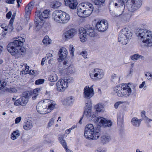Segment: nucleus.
I'll return each instance as SVG.
<instances>
[{"label":"nucleus","instance_id":"nucleus-1","mask_svg":"<svg viewBox=\"0 0 152 152\" xmlns=\"http://www.w3.org/2000/svg\"><path fill=\"white\" fill-rule=\"evenodd\" d=\"M16 39L8 44L7 50L11 54L17 58L21 57L25 51V50L23 47H19L23 45L25 39L20 37H16Z\"/></svg>","mask_w":152,"mask_h":152},{"label":"nucleus","instance_id":"nucleus-2","mask_svg":"<svg viewBox=\"0 0 152 152\" xmlns=\"http://www.w3.org/2000/svg\"><path fill=\"white\" fill-rule=\"evenodd\" d=\"M56 104L53 100L46 99L44 100L43 102H39L37 106V111L42 114H45L49 113L56 107Z\"/></svg>","mask_w":152,"mask_h":152},{"label":"nucleus","instance_id":"nucleus-3","mask_svg":"<svg viewBox=\"0 0 152 152\" xmlns=\"http://www.w3.org/2000/svg\"><path fill=\"white\" fill-rule=\"evenodd\" d=\"M93 5L89 2L82 3L79 5L77 8V14L80 17L89 16L94 10Z\"/></svg>","mask_w":152,"mask_h":152},{"label":"nucleus","instance_id":"nucleus-4","mask_svg":"<svg viewBox=\"0 0 152 152\" xmlns=\"http://www.w3.org/2000/svg\"><path fill=\"white\" fill-rule=\"evenodd\" d=\"M140 40L149 47L152 46V31L147 29H140L136 34Z\"/></svg>","mask_w":152,"mask_h":152},{"label":"nucleus","instance_id":"nucleus-5","mask_svg":"<svg viewBox=\"0 0 152 152\" xmlns=\"http://www.w3.org/2000/svg\"><path fill=\"white\" fill-rule=\"evenodd\" d=\"M132 33L127 28H125L120 32L118 35V42L121 44L126 45L131 39Z\"/></svg>","mask_w":152,"mask_h":152},{"label":"nucleus","instance_id":"nucleus-6","mask_svg":"<svg viewBox=\"0 0 152 152\" xmlns=\"http://www.w3.org/2000/svg\"><path fill=\"white\" fill-rule=\"evenodd\" d=\"M52 18L57 22L65 24L69 21L70 16L66 12L57 10L53 12L52 15Z\"/></svg>","mask_w":152,"mask_h":152},{"label":"nucleus","instance_id":"nucleus-7","mask_svg":"<svg viewBox=\"0 0 152 152\" xmlns=\"http://www.w3.org/2000/svg\"><path fill=\"white\" fill-rule=\"evenodd\" d=\"M142 3V0H127L126 6L128 10L133 12L140 7Z\"/></svg>","mask_w":152,"mask_h":152},{"label":"nucleus","instance_id":"nucleus-8","mask_svg":"<svg viewBox=\"0 0 152 152\" xmlns=\"http://www.w3.org/2000/svg\"><path fill=\"white\" fill-rule=\"evenodd\" d=\"M136 85L132 83H129L123 85V96H129L131 95L134 93L136 91Z\"/></svg>","mask_w":152,"mask_h":152},{"label":"nucleus","instance_id":"nucleus-9","mask_svg":"<svg viewBox=\"0 0 152 152\" xmlns=\"http://www.w3.org/2000/svg\"><path fill=\"white\" fill-rule=\"evenodd\" d=\"M104 72L102 69L96 68L89 72V75L90 78L93 80H99L104 77Z\"/></svg>","mask_w":152,"mask_h":152},{"label":"nucleus","instance_id":"nucleus-10","mask_svg":"<svg viewBox=\"0 0 152 152\" xmlns=\"http://www.w3.org/2000/svg\"><path fill=\"white\" fill-rule=\"evenodd\" d=\"M86 107L84 111V115L88 118L91 117L94 118L98 115V113L96 111H92V103L91 100L87 101L86 103Z\"/></svg>","mask_w":152,"mask_h":152},{"label":"nucleus","instance_id":"nucleus-11","mask_svg":"<svg viewBox=\"0 0 152 152\" xmlns=\"http://www.w3.org/2000/svg\"><path fill=\"white\" fill-rule=\"evenodd\" d=\"M50 15V11L48 10H45L41 14L39 13V15L35 18V23L37 28L38 29L40 28L42 26V23L40 22L41 21L43 22L44 19L48 18Z\"/></svg>","mask_w":152,"mask_h":152},{"label":"nucleus","instance_id":"nucleus-12","mask_svg":"<svg viewBox=\"0 0 152 152\" xmlns=\"http://www.w3.org/2000/svg\"><path fill=\"white\" fill-rule=\"evenodd\" d=\"M98 126H103L104 127H110L112 125V122L110 121H107L105 118L102 117L97 118L95 121Z\"/></svg>","mask_w":152,"mask_h":152},{"label":"nucleus","instance_id":"nucleus-13","mask_svg":"<svg viewBox=\"0 0 152 152\" xmlns=\"http://www.w3.org/2000/svg\"><path fill=\"white\" fill-rule=\"evenodd\" d=\"M95 130L94 126L92 124L87 125L85 128L84 136L87 139L91 140L92 138V135Z\"/></svg>","mask_w":152,"mask_h":152},{"label":"nucleus","instance_id":"nucleus-14","mask_svg":"<svg viewBox=\"0 0 152 152\" xmlns=\"http://www.w3.org/2000/svg\"><path fill=\"white\" fill-rule=\"evenodd\" d=\"M93 85L90 87L88 86H86L83 89V97L87 99V100L93 96L94 94V89L93 88Z\"/></svg>","mask_w":152,"mask_h":152},{"label":"nucleus","instance_id":"nucleus-15","mask_svg":"<svg viewBox=\"0 0 152 152\" xmlns=\"http://www.w3.org/2000/svg\"><path fill=\"white\" fill-rule=\"evenodd\" d=\"M57 91L60 92H64L68 88V84L63 79L59 80L56 83Z\"/></svg>","mask_w":152,"mask_h":152},{"label":"nucleus","instance_id":"nucleus-16","mask_svg":"<svg viewBox=\"0 0 152 152\" xmlns=\"http://www.w3.org/2000/svg\"><path fill=\"white\" fill-rule=\"evenodd\" d=\"M125 2L123 0H112L109 4V7L114 6L115 8H122L123 10L124 8Z\"/></svg>","mask_w":152,"mask_h":152},{"label":"nucleus","instance_id":"nucleus-17","mask_svg":"<svg viewBox=\"0 0 152 152\" xmlns=\"http://www.w3.org/2000/svg\"><path fill=\"white\" fill-rule=\"evenodd\" d=\"M108 23L107 21L102 20L98 22L96 24V27L99 31L103 32L106 31L108 28Z\"/></svg>","mask_w":152,"mask_h":152},{"label":"nucleus","instance_id":"nucleus-18","mask_svg":"<svg viewBox=\"0 0 152 152\" xmlns=\"http://www.w3.org/2000/svg\"><path fill=\"white\" fill-rule=\"evenodd\" d=\"M33 6L31 3H29L25 8V14L24 15L25 19L24 20L25 22V25L27 24L29 20L30 15L31 14Z\"/></svg>","mask_w":152,"mask_h":152},{"label":"nucleus","instance_id":"nucleus-19","mask_svg":"<svg viewBox=\"0 0 152 152\" xmlns=\"http://www.w3.org/2000/svg\"><path fill=\"white\" fill-rule=\"evenodd\" d=\"M28 102V99L27 96H22L15 101L14 104L16 106L20 105L24 106H26Z\"/></svg>","mask_w":152,"mask_h":152},{"label":"nucleus","instance_id":"nucleus-20","mask_svg":"<svg viewBox=\"0 0 152 152\" xmlns=\"http://www.w3.org/2000/svg\"><path fill=\"white\" fill-rule=\"evenodd\" d=\"M67 54L68 51L65 48L62 47L59 50V58L58 59V61H60L64 60L66 58Z\"/></svg>","mask_w":152,"mask_h":152},{"label":"nucleus","instance_id":"nucleus-21","mask_svg":"<svg viewBox=\"0 0 152 152\" xmlns=\"http://www.w3.org/2000/svg\"><path fill=\"white\" fill-rule=\"evenodd\" d=\"M77 33L76 29L74 28H71L65 32L64 37L66 39H71L73 38Z\"/></svg>","mask_w":152,"mask_h":152},{"label":"nucleus","instance_id":"nucleus-22","mask_svg":"<svg viewBox=\"0 0 152 152\" xmlns=\"http://www.w3.org/2000/svg\"><path fill=\"white\" fill-rule=\"evenodd\" d=\"M64 2L66 5L69 6L72 9H76L78 4L76 0H64Z\"/></svg>","mask_w":152,"mask_h":152},{"label":"nucleus","instance_id":"nucleus-23","mask_svg":"<svg viewBox=\"0 0 152 152\" xmlns=\"http://www.w3.org/2000/svg\"><path fill=\"white\" fill-rule=\"evenodd\" d=\"M86 30L83 28L79 29V37L80 41L83 42L86 41L87 39Z\"/></svg>","mask_w":152,"mask_h":152},{"label":"nucleus","instance_id":"nucleus-24","mask_svg":"<svg viewBox=\"0 0 152 152\" xmlns=\"http://www.w3.org/2000/svg\"><path fill=\"white\" fill-rule=\"evenodd\" d=\"M123 88V85L122 86L118 85L115 86L113 88V93L114 94L117 95L119 97L123 96V93L120 92V91L122 90Z\"/></svg>","mask_w":152,"mask_h":152},{"label":"nucleus","instance_id":"nucleus-25","mask_svg":"<svg viewBox=\"0 0 152 152\" xmlns=\"http://www.w3.org/2000/svg\"><path fill=\"white\" fill-rule=\"evenodd\" d=\"M86 28V30L88 35L91 37L95 36L96 34L95 31L91 26L89 25H87Z\"/></svg>","mask_w":152,"mask_h":152},{"label":"nucleus","instance_id":"nucleus-26","mask_svg":"<svg viewBox=\"0 0 152 152\" xmlns=\"http://www.w3.org/2000/svg\"><path fill=\"white\" fill-rule=\"evenodd\" d=\"M111 140L110 136L107 134H103L101 137V142L103 144H105L109 142Z\"/></svg>","mask_w":152,"mask_h":152},{"label":"nucleus","instance_id":"nucleus-27","mask_svg":"<svg viewBox=\"0 0 152 152\" xmlns=\"http://www.w3.org/2000/svg\"><path fill=\"white\" fill-rule=\"evenodd\" d=\"M142 121V120L141 119H139L136 117H134L132 119V124L134 126L138 127L140 126Z\"/></svg>","mask_w":152,"mask_h":152},{"label":"nucleus","instance_id":"nucleus-28","mask_svg":"<svg viewBox=\"0 0 152 152\" xmlns=\"http://www.w3.org/2000/svg\"><path fill=\"white\" fill-rule=\"evenodd\" d=\"M66 137L67 136H66L65 137ZM64 137L65 134H61L58 135V140L64 148L67 146L65 140L64 139Z\"/></svg>","mask_w":152,"mask_h":152},{"label":"nucleus","instance_id":"nucleus-29","mask_svg":"<svg viewBox=\"0 0 152 152\" xmlns=\"http://www.w3.org/2000/svg\"><path fill=\"white\" fill-rule=\"evenodd\" d=\"M2 26H3L4 29L6 28L5 30H6V34L8 32H11L13 29V28L12 26V25L11 23H10L9 24L8 26H6V25L5 24H2Z\"/></svg>","mask_w":152,"mask_h":152},{"label":"nucleus","instance_id":"nucleus-30","mask_svg":"<svg viewBox=\"0 0 152 152\" xmlns=\"http://www.w3.org/2000/svg\"><path fill=\"white\" fill-rule=\"evenodd\" d=\"M58 79L57 75L54 73L51 74L48 77V80L52 82L56 81Z\"/></svg>","mask_w":152,"mask_h":152},{"label":"nucleus","instance_id":"nucleus-31","mask_svg":"<svg viewBox=\"0 0 152 152\" xmlns=\"http://www.w3.org/2000/svg\"><path fill=\"white\" fill-rule=\"evenodd\" d=\"M94 108L96 110L95 111L98 113L97 112H100L103 110L104 106L102 103H99L95 106Z\"/></svg>","mask_w":152,"mask_h":152},{"label":"nucleus","instance_id":"nucleus-32","mask_svg":"<svg viewBox=\"0 0 152 152\" xmlns=\"http://www.w3.org/2000/svg\"><path fill=\"white\" fill-rule=\"evenodd\" d=\"M20 135V133L18 130L14 131L12 133L11 138L12 140H15Z\"/></svg>","mask_w":152,"mask_h":152},{"label":"nucleus","instance_id":"nucleus-33","mask_svg":"<svg viewBox=\"0 0 152 152\" xmlns=\"http://www.w3.org/2000/svg\"><path fill=\"white\" fill-rule=\"evenodd\" d=\"M6 28L4 29L2 24L0 25V40L3 38L6 35Z\"/></svg>","mask_w":152,"mask_h":152},{"label":"nucleus","instance_id":"nucleus-34","mask_svg":"<svg viewBox=\"0 0 152 152\" xmlns=\"http://www.w3.org/2000/svg\"><path fill=\"white\" fill-rule=\"evenodd\" d=\"M33 125L31 122H26L23 126V128L26 130H28L31 129Z\"/></svg>","mask_w":152,"mask_h":152},{"label":"nucleus","instance_id":"nucleus-35","mask_svg":"<svg viewBox=\"0 0 152 152\" xmlns=\"http://www.w3.org/2000/svg\"><path fill=\"white\" fill-rule=\"evenodd\" d=\"M72 102V97H69L64 99L63 102V104L65 105H69Z\"/></svg>","mask_w":152,"mask_h":152},{"label":"nucleus","instance_id":"nucleus-36","mask_svg":"<svg viewBox=\"0 0 152 152\" xmlns=\"http://www.w3.org/2000/svg\"><path fill=\"white\" fill-rule=\"evenodd\" d=\"M52 41L48 36H45L42 40L43 43L46 46L50 44Z\"/></svg>","mask_w":152,"mask_h":152},{"label":"nucleus","instance_id":"nucleus-37","mask_svg":"<svg viewBox=\"0 0 152 152\" xmlns=\"http://www.w3.org/2000/svg\"><path fill=\"white\" fill-rule=\"evenodd\" d=\"M140 58L143 59L144 58L143 56L139 55L138 54H135L130 56L131 59L133 61L137 60Z\"/></svg>","mask_w":152,"mask_h":152},{"label":"nucleus","instance_id":"nucleus-38","mask_svg":"<svg viewBox=\"0 0 152 152\" xmlns=\"http://www.w3.org/2000/svg\"><path fill=\"white\" fill-rule=\"evenodd\" d=\"M120 78L117 75L113 74L111 77V80L114 83H117L119 81Z\"/></svg>","mask_w":152,"mask_h":152},{"label":"nucleus","instance_id":"nucleus-39","mask_svg":"<svg viewBox=\"0 0 152 152\" xmlns=\"http://www.w3.org/2000/svg\"><path fill=\"white\" fill-rule=\"evenodd\" d=\"M100 135V133L99 131L94 130V134L92 135V138L91 139V140H97L98 139Z\"/></svg>","mask_w":152,"mask_h":152},{"label":"nucleus","instance_id":"nucleus-40","mask_svg":"<svg viewBox=\"0 0 152 152\" xmlns=\"http://www.w3.org/2000/svg\"><path fill=\"white\" fill-rule=\"evenodd\" d=\"M67 74H73L76 72L75 69L72 65H70L67 69Z\"/></svg>","mask_w":152,"mask_h":152},{"label":"nucleus","instance_id":"nucleus-41","mask_svg":"<svg viewBox=\"0 0 152 152\" xmlns=\"http://www.w3.org/2000/svg\"><path fill=\"white\" fill-rule=\"evenodd\" d=\"M23 65L25 67V69H23L21 72V73H22V74H27L29 73L30 70L29 69V66L27 65V64H23Z\"/></svg>","mask_w":152,"mask_h":152},{"label":"nucleus","instance_id":"nucleus-42","mask_svg":"<svg viewBox=\"0 0 152 152\" xmlns=\"http://www.w3.org/2000/svg\"><path fill=\"white\" fill-rule=\"evenodd\" d=\"M61 5V3L59 1H56L52 3L51 7L55 9L59 7Z\"/></svg>","mask_w":152,"mask_h":152},{"label":"nucleus","instance_id":"nucleus-43","mask_svg":"<svg viewBox=\"0 0 152 152\" xmlns=\"http://www.w3.org/2000/svg\"><path fill=\"white\" fill-rule=\"evenodd\" d=\"M69 50L71 55L72 56H74V53L75 51V48L72 45H70L69 46Z\"/></svg>","mask_w":152,"mask_h":152},{"label":"nucleus","instance_id":"nucleus-44","mask_svg":"<svg viewBox=\"0 0 152 152\" xmlns=\"http://www.w3.org/2000/svg\"><path fill=\"white\" fill-rule=\"evenodd\" d=\"M92 1L96 5H100L103 3L105 0H92Z\"/></svg>","mask_w":152,"mask_h":152},{"label":"nucleus","instance_id":"nucleus-45","mask_svg":"<svg viewBox=\"0 0 152 152\" xmlns=\"http://www.w3.org/2000/svg\"><path fill=\"white\" fill-rule=\"evenodd\" d=\"M123 115L121 113H119L117 116V121L118 122H122L123 119Z\"/></svg>","mask_w":152,"mask_h":152},{"label":"nucleus","instance_id":"nucleus-46","mask_svg":"<svg viewBox=\"0 0 152 152\" xmlns=\"http://www.w3.org/2000/svg\"><path fill=\"white\" fill-rule=\"evenodd\" d=\"M7 83L6 81L2 80L0 81V89H1L4 88L6 85Z\"/></svg>","mask_w":152,"mask_h":152},{"label":"nucleus","instance_id":"nucleus-47","mask_svg":"<svg viewBox=\"0 0 152 152\" xmlns=\"http://www.w3.org/2000/svg\"><path fill=\"white\" fill-rule=\"evenodd\" d=\"M55 118H51L49 121L48 125V127H50L54 124L55 120Z\"/></svg>","mask_w":152,"mask_h":152},{"label":"nucleus","instance_id":"nucleus-48","mask_svg":"<svg viewBox=\"0 0 152 152\" xmlns=\"http://www.w3.org/2000/svg\"><path fill=\"white\" fill-rule=\"evenodd\" d=\"M44 80L43 79H40L37 80L35 82V84L36 85H40L42 84L44 82Z\"/></svg>","mask_w":152,"mask_h":152},{"label":"nucleus","instance_id":"nucleus-49","mask_svg":"<svg viewBox=\"0 0 152 152\" xmlns=\"http://www.w3.org/2000/svg\"><path fill=\"white\" fill-rule=\"evenodd\" d=\"M66 81L67 84L69 83H72L74 81L72 77H68L66 78V79H64Z\"/></svg>","mask_w":152,"mask_h":152},{"label":"nucleus","instance_id":"nucleus-50","mask_svg":"<svg viewBox=\"0 0 152 152\" xmlns=\"http://www.w3.org/2000/svg\"><path fill=\"white\" fill-rule=\"evenodd\" d=\"M8 91L11 93H14L17 91V89L15 88H10L8 89Z\"/></svg>","mask_w":152,"mask_h":152},{"label":"nucleus","instance_id":"nucleus-51","mask_svg":"<svg viewBox=\"0 0 152 152\" xmlns=\"http://www.w3.org/2000/svg\"><path fill=\"white\" fill-rule=\"evenodd\" d=\"M40 89L39 88H37L34 89L33 91V94L32 95H34V94H37V95H38V93L40 91Z\"/></svg>","mask_w":152,"mask_h":152},{"label":"nucleus","instance_id":"nucleus-52","mask_svg":"<svg viewBox=\"0 0 152 152\" xmlns=\"http://www.w3.org/2000/svg\"><path fill=\"white\" fill-rule=\"evenodd\" d=\"M81 55H82V56L83 57L85 58H87V53L86 51H82L81 53Z\"/></svg>","mask_w":152,"mask_h":152},{"label":"nucleus","instance_id":"nucleus-53","mask_svg":"<svg viewBox=\"0 0 152 152\" xmlns=\"http://www.w3.org/2000/svg\"><path fill=\"white\" fill-rule=\"evenodd\" d=\"M124 103L123 102H118L115 103L114 104L115 107L117 109L119 105L123 104Z\"/></svg>","mask_w":152,"mask_h":152},{"label":"nucleus","instance_id":"nucleus-54","mask_svg":"<svg viewBox=\"0 0 152 152\" xmlns=\"http://www.w3.org/2000/svg\"><path fill=\"white\" fill-rule=\"evenodd\" d=\"M47 57L48 58H49V57H50L48 61V63L49 64L51 63V61L52 59V58H51L52 57V54L50 53H49L48 54H47Z\"/></svg>","mask_w":152,"mask_h":152},{"label":"nucleus","instance_id":"nucleus-55","mask_svg":"<svg viewBox=\"0 0 152 152\" xmlns=\"http://www.w3.org/2000/svg\"><path fill=\"white\" fill-rule=\"evenodd\" d=\"M145 111H142L141 112V116L143 119L144 120L146 117L145 115Z\"/></svg>","mask_w":152,"mask_h":152},{"label":"nucleus","instance_id":"nucleus-56","mask_svg":"<svg viewBox=\"0 0 152 152\" xmlns=\"http://www.w3.org/2000/svg\"><path fill=\"white\" fill-rule=\"evenodd\" d=\"M151 74L150 72H146L145 73V78L148 79V78H150L151 77Z\"/></svg>","mask_w":152,"mask_h":152},{"label":"nucleus","instance_id":"nucleus-57","mask_svg":"<svg viewBox=\"0 0 152 152\" xmlns=\"http://www.w3.org/2000/svg\"><path fill=\"white\" fill-rule=\"evenodd\" d=\"M133 70L132 69H131L128 72V73L127 74V76L128 77H131V76L133 73Z\"/></svg>","mask_w":152,"mask_h":152},{"label":"nucleus","instance_id":"nucleus-58","mask_svg":"<svg viewBox=\"0 0 152 152\" xmlns=\"http://www.w3.org/2000/svg\"><path fill=\"white\" fill-rule=\"evenodd\" d=\"M16 0H6V3L9 4H13Z\"/></svg>","mask_w":152,"mask_h":152},{"label":"nucleus","instance_id":"nucleus-59","mask_svg":"<svg viewBox=\"0 0 152 152\" xmlns=\"http://www.w3.org/2000/svg\"><path fill=\"white\" fill-rule=\"evenodd\" d=\"M43 25V26L45 28H47L49 27L50 26V23L48 22H45L43 23V24H42V25Z\"/></svg>","mask_w":152,"mask_h":152},{"label":"nucleus","instance_id":"nucleus-60","mask_svg":"<svg viewBox=\"0 0 152 152\" xmlns=\"http://www.w3.org/2000/svg\"><path fill=\"white\" fill-rule=\"evenodd\" d=\"M21 117H19L17 118L15 120V123L17 124L20 122L21 120Z\"/></svg>","mask_w":152,"mask_h":152},{"label":"nucleus","instance_id":"nucleus-61","mask_svg":"<svg viewBox=\"0 0 152 152\" xmlns=\"http://www.w3.org/2000/svg\"><path fill=\"white\" fill-rule=\"evenodd\" d=\"M146 87V86L145 84V81L143 82L142 84H140L139 86V88H144Z\"/></svg>","mask_w":152,"mask_h":152},{"label":"nucleus","instance_id":"nucleus-62","mask_svg":"<svg viewBox=\"0 0 152 152\" xmlns=\"http://www.w3.org/2000/svg\"><path fill=\"white\" fill-rule=\"evenodd\" d=\"M12 15V12L11 11H9L8 13H7L6 14V17L8 19H10Z\"/></svg>","mask_w":152,"mask_h":152},{"label":"nucleus","instance_id":"nucleus-63","mask_svg":"<svg viewBox=\"0 0 152 152\" xmlns=\"http://www.w3.org/2000/svg\"><path fill=\"white\" fill-rule=\"evenodd\" d=\"M146 123H150L151 121H152V119L148 118V117H146L144 120Z\"/></svg>","mask_w":152,"mask_h":152},{"label":"nucleus","instance_id":"nucleus-64","mask_svg":"<svg viewBox=\"0 0 152 152\" xmlns=\"http://www.w3.org/2000/svg\"><path fill=\"white\" fill-rule=\"evenodd\" d=\"M64 148L66 152H73V151H72L69 149L68 148V147L67 146H66V147Z\"/></svg>","mask_w":152,"mask_h":152}]
</instances>
